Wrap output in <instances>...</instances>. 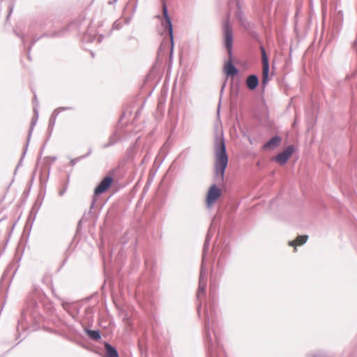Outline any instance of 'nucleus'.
<instances>
[{"mask_svg":"<svg viewBox=\"0 0 357 357\" xmlns=\"http://www.w3.org/2000/svg\"><path fill=\"white\" fill-rule=\"evenodd\" d=\"M228 164L225 141L222 137L216 139L215 146V176L217 181L223 182L225 171Z\"/></svg>","mask_w":357,"mask_h":357,"instance_id":"nucleus-1","label":"nucleus"},{"mask_svg":"<svg viewBox=\"0 0 357 357\" xmlns=\"http://www.w3.org/2000/svg\"><path fill=\"white\" fill-rule=\"evenodd\" d=\"M261 61H262V83L266 84L269 80V63L266 51L263 47H261Z\"/></svg>","mask_w":357,"mask_h":357,"instance_id":"nucleus-3","label":"nucleus"},{"mask_svg":"<svg viewBox=\"0 0 357 357\" xmlns=\"http://www.w3.org/2000/svg\"><path fill=\"white\" fill-rule=\"evenodd\" d=\"M222 195V190L217 187L215 184L212 185L207 192L206 204L208 208L211 206L219 199Z\"/></svg>","mask_w":357,"mask_h":357,"instance_id":"nucleus-2","label":"nucleus"},{"mask_svg":"<svg viewBox=\"0 0 357 357\" xmlns=\"http://www.w3.org/2000/svg\"><path fill=\"white\" fill-rule=\"evenodd\" d=\"M282 139L278 136L272 137L267 143L263 146L264 150H273L279 146L281 143Z\"/></svg>","mask_w":357,"mask_h":357,"instance_id":"nucleus-8","label":"nucleus"},{"mask_svg":"<svg viewBox=\"0 0 357 357\" xmlns=\"http://www.w3.org/2000/svg\"><path fill=\"white\" fill-rule=\"evenodd\" d=\"M224 72L227 76H234L237 73V69L231 61H227L225 64Z\"/></svg>","mask_w":357,"mask_h":357,"instance_id":"nucleus-10","label":"nucleus"},{"mask_svg":"<svg viewBox=\"0 0 357 357\" xmlns=\"http://www.w3.org/2000/svg\"><path fill=\"white\" fill-rule=\"evenodd\" d=\"M114 179L112 176H105L99 185L95 188L94 194L96 195L105 192L112 185Z\"/></svg>","mask_w":357,"mask_h":357,"instance_id":"nucleus-6","label":"nucleus"},{"mask_svg":"<svg viewBox=\"0 0 357 357\" xmlns=\"http://www.w3.org/2000/svg\"><path fill=\"white\" fill-rule=\"evenodd\" d=\"M307 239L308 236L307 235L298 236L294 241L289 242V245L294 247V250H296V246L303 245L307 242Z\"/></svg>","mask_w":357,"mask_h":357,"instance_id":"nucleus-9","label":"nucleus"},{"mask_svg":"<svg viewBox=\"0 0 357 357\" xmlns=\"http://www.w3.org/2000/svg\"><path fill=\"white\" fill-rule=\"evenodd\" d=\"M89 336L92 338L93 340H98L100 338V335L99 334V332L97 331H88L87 332Z\"/></svg>","mask_w":357,"mask_h":357,"instance_id":"nucleus-13","label":"nucleus"},{"mask_svg":"<svg viewBox=\"0 0 357 357\" xmlns=\"http://www.w3.org/2000/svg\"><path fill=\"white\" fill-rule=\"evenodd\" d=\"M106 349V357H118L119 354L116 350L109 344L106 343L105 345Z\"/></svg>","mask_w":357,"mask_h":357,"instance_id":"nucleus-12","label":"nucleus"},{"mask_svg":"<svg viewBox=\"0 0 357 357\" xmlns=\"http://www.w3.org/2000/svg\"><path fill=\"white\" fill-rule=\"evenodd\" d=\"M63 191H61V192H59V195H63Z\"/></svg>","mask_w":357,"mask_h":357,"instance_id":"nucleus-15","label":"nucleus"},{"mask_svg":"<svg viewBox=\"0 0 357 357\" xmlns=\"http://www.w3.org/2000/svg\"><path fill=\"white\" fill-rule=\"evenodd\" d=\"M162 13H163V16L165 20L167 27L168 29L170 38H171V40L172 43L173 42V27H172V24L171 22L170 17L169 16L168 13H167V7L166 3L164 1H162Z\"/></svg>","mask_w":357,"mask_h":357,"instance_id":"nucleus-7","label":"nucleus"},{"mask_svg":"<svg viewBox=\"0 0 357 357\" xmlns=\"http://www.w3.org/2000/svg\"><path fill=\"white\" fill-rule=\"evenodd\" d=\"M205 290H206V284H202L200 282L199 288H198V290H197V296L198 298H199L200 296L204 294Z\"/></svg>","mask_w":357,"mask_h":357,"instance_id":"nucleus-14","label":"nucleus"},{"mask_svg":"<svg viewBox=\"0 0 357 357\" xmlns=\"http://www.w3.org/2000/svg\"><path fill=\"white\" fill-rule=\"evenodd\" d=\"M224 36H225V47L228 50L229 54L231 52V47L233 43V34L231 29L229 26V22L227 21L223 26Z\"/></svg>","mask_w":357,"mask_h":357,"instance_id":"nucleus-5","label":"nucleus"},{"mask_svg":"<svg viewBox=\"0 0 357 357\" xmlns=\"http://www.w3.org/2000/svg\"><path fill=\"white\" fill-rule=\"evenodd\" d=\"M294 152V146H289L285 150H284L282 153H279L274 158V160L279 163L280 165H283L287 163L291 155Z\"/></svg>","mask_w":357,"mask_h":357,"instance_id":"nucleus-4","label":"nucleus"},{"mask_svg":"<svg viewBox=\"0 0 357 357\" xmlns=\"http://www.w3.org/2000/svg\"><path fill=\"white\" fill-rule=\"evenodd\" d=\"M258 83H259L258 78L255 75H250L247 78V80H246L247 86L251 90L255 89L257 86Z\"/></svg>","mask_w":357,"mask_h":357,"instance_id":"nucleus-11","label":"nucleus"}]
</instances>
